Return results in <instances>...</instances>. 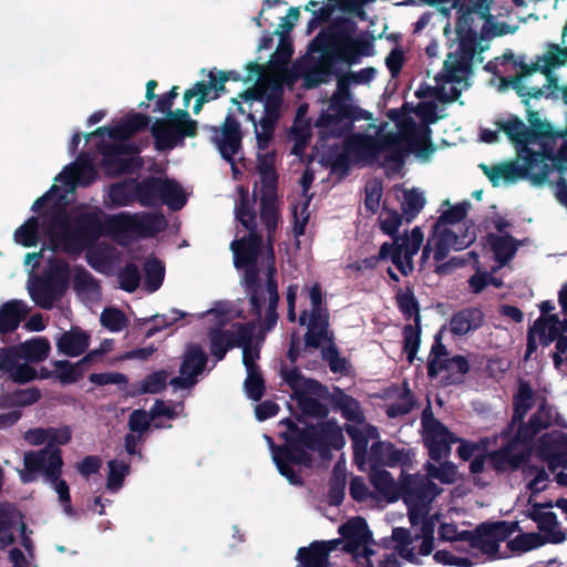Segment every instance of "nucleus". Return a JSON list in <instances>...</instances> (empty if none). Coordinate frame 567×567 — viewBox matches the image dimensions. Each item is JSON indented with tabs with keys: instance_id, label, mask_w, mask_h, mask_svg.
Listing matches in <instances>:
<instances>
[{
	"instance_id": "f257e3e1",
	"label": "nucleus",
	"mask_w": 567,
	"mask_h": 567,
	"mask_svg": "<svg viewBox=\"0 0 567 567\" xmlns=\"http://www.w3.org/2000/svg\"><path fill=\"white\" fill-rule=\"evenodd\" d=\"M354 20L339 18L322 28L310 41L307 54L292 65L295 79H302L303 87L316 89L334 76L337 90L316 122L323 136H340L344 127L354 123V105L350 86L354 83Z\"/></svg>"
},
{
	"instance_id": "f03ea898",
	"label": "nucleus",
	"mask_w": 567,
	"mask_h": 567,
	"mask_svg": "<svg viewBox=\"0 0 567 567\" xmlns=\"http://www.w3.org/2000/svg\"><path fill=\"white\" fill-rule=\"evenodd\" d=\"M286 431L280 433L284 444L277 445L271 436L265 435L269 444L272 460L280 475L297 486L303 485V480L292 465L306 468L313 466V457L310 453L318 452L321 458H331V450H340L344 445V437L337 422L328 420L318 425L299 426L290 417L280 421Z\"/></svg>"
},
{
	"instance_id": "7ed1b4c3",
	"label": "nucleus",
	"mask_w": 567,
	"mask_h": 567,
	"mask_svg": "<svg viewBox=\"0 0 567 567\" xmlns=\"http://www.w3.org/2000/svg\"><path fill=\"white\" fill-rule=\"evenodd\" d=\"M84 247L99 240L104 233L109 234H135L141 238H151L162 231L165 227L163 215L152 214L147 212L131 214L122 212L117 215L110 216L103 223L101 216L96 212L82 213L73 219Z\"/></svg>"
},
{
	"instance_id": "20e7f679",
	"label": "nucleus",
	"mask_w": 567,
	"mask_h": 567,
	"mask_svg": "<svg viewBox=\"0 0 567 567\" xmlns=\"http://www.w3.org/2000/svg\"><path fill=\"white\" fill-rule=\"evenodd\" d=\"M284 94L282 83L277 79H269L243 91L238 97L230 100L240 114H245V109L239 99L247 103L259 102L262 104L264 114L260 120H257L251 112L247 114V120L254 125L257 147L260 151L268 150L274 140L275 131L282 115Z\"/></svg>"
},
{
	"instance_id": "39448f33",
	"label": "nucleus",
	"mask_w": 567,
	"mask_h": 567,
	"mask_svg": "<svg viewBox=\"0 0 567 567\" xmlns=\"http://www.w3.org/2000/svg\"><path fill=\"white\" fill-rule=\"evenodd\" d=\"M248 235L233 240L230 249L234 254V265L237 269H244L243 286L249 303V311L261 319L265 306V289L260 281V268L258 258L264 246V238L258 229H247Z\"/></svg>"
},
{
	"instance_id": "423d86ee",
	"label": "nucleus",
	"mask_w": 567,
	"mask_h": 567,
	"mask_svg": "<svg viewBox=\"0 0 567 567\" xmlns=\"http://www.w3.org/2000/svg\"><path fill=\"white\" fill-rule=\"evenodd\" d=\"M71 269L66 260L51 257L41 275L33 276L28 282L32 301L40 308L51 310L70 287Z\"/></svg>"
},
{
	"instance_id": "0eeeda50",
	"label": "nucleus",
	"mask_w": 567,
	"mask_h": 567,
	"mask_svg": "<svg viewBox=\"0 0 567 567\" xmlns=\"http://www.w3.org/2000/svg\"><path fill=\"white\" fill-rule=\"evenodd\" d=\"M137 203L142 207H158L167 205L171 210L182 209L187 198L182 186L171 178H162L158 176H146L138 181L136 178Z\"/></svg>"
},
{
	"instance_id": "6e6552de",
	"label": "nucleus",
	"mask_w": 567,
	"mask_h": 567,
	"mask_svg": "<svg viewBox=\"0 0 567 567\" xmlns=\"http://www.w3.org/2000/svg\"><path fill=\"white\" fill-rule=\"evenodd\" d=\"M142 148L135 143L122 141L113 143L101 141L96 145L97 153L102 155L100 165L107 177H117L138 171L143 162L135 156L142 152Z\"/></svg>"
},
{
	"instance_id": "1a4fd4ad",
	"label": "nucleus",
	"mask_w": 567,
	"mask_h": 567,
	"mask_svg": "<svg viewBox=\"0 0 567 567\" xmlns=\"http://www.w3.org/2000/svg\"><path fill=\"white\" fill-rule=\"evenodd\" d=\"M561 136L560 133L551 128L548 136L535 141L534 144H539L540 146L538 151L533 150L529 145L527 146V152H524L520 161L522 166L526 167L527 179L533 184H544L553 172L551 164L556 154V142Z\"/></svg>"
},
{
	"instance_id": "9d476101",
	"label": "nucleus",
	"mask_w": 567,
	"mask_h": 567,
	"mask_svg": "<svg viewBox=\"0 0 567 567\" xmlns=\"http://www.w3.org/2000/svg\"><path fill=\"white\" fill-rule=\"evenodd\" d=\"M311 310H303L299 316V323L307 324L305 333V351L309 348L318 349L322 340H329V313L323 307L322 289L320 285H313L309 290Z\"/></svg>"
},
{
	"instance_id": "9b49d317",
	"label": "nucleus",
	"mask_w": 567,
	"mask_h": 567,
	"mask_svg": "<svg viewBox=\"0 0 567 567\" xmlns=\"http://www.w3.org/2000/svg\"><path fill=\"white\" fill-rule=\"evenodd\" d=\"M157 152H168L184 146L187 137H196L198 122H182L172 118H156L150 127Z\"/></svg>"
},
{
	"instance_id": "f8f14e48",
	"label": "nucleus",
	"mask_w": 567,
	"mask_h": 567,
	"mask_svg": "<svg viewBox=\"0 0 567 567\" xmlns=\"http://www.w3.org/2000/svg\"><path fill=\"white\" fill-rule=\"evenodd\" d=\"M23 464L24 471L20 475L23 483L33 482L39 472L43 473L47 481H56L62 474V453L59 447L45 446L24 453Z\"/></svg>"
},
{
	"instance_id": "ddd939ff",
	"label": "nucleus",
	"mask_w": 567,
	"mask_h": 567,
	"mask_svg": "<svg viewBox=\"0 0 567 567\" xmlns=\"http://www.w3.org/2000/svg\"><path fill=\"white\" fill-rule=\"evenodd\" d=\"M256 323L249 322H235L230 329L212 328L208 331L209 351L216 361L225 359L230 349L239 348L243 344L251 341L255 334Z\"/></svg>"
},
{
	"instance_id": "4468645a",
	"label": "nucleus",
	"mask_w": 567,
	"mask_h": 567,
	"mask_svg": "<svg viewBox=\"0 0 567 567\" xmlns=\"http://www.w3.org/2000/svg\"><path fill=\"white\" fill-rule=\"evenodd\" d=\"M423 237L422 229L415 226L410 235L406 234L392 243H383L381 245V257H390L396 269L403 276H409L414 269L413 257L420 250Z\"/></svg>"
},
{
	"instance_id": "2eb2a0df",
	"label": "nucleus",
	"mask_w": 567,
	"mask_h": 567,
	"mask_svg": "<svg viewBox=\"0 0 567 567\" xmlns=\"http://www.w3.org/2000/svg\"><path fill=\"white\" fill-rule=\"evenodd\" d=\"M423 430V443L427 449L429 456L434 462H441L451 452V444L455 442L453 434L436 417L431 406H426L421 416Z\"/></svg>"
},
{
	"instance_id": "dca6fc26",
	"label": "nucleus",
	"mask_w": 567,
	"mask_h": 567,
	"mask_svg": "<svg viewBox=\"0 0 567 567\" xmlns=\"http://www.w3.org/2000/svg\"><path fill=\"white\" fill-rule=\"evenodd\" d=\"M363 148L369 157L378 158L383 154L384 163H393L398 167L404 164V158L408 156L399 133H390L380 140L370 138L368 141L363 134L357 133V164L359 163V154Z\"/></svg>"
},
{
	"instance_id": "f3484780",
	"label": "nucleus",
	"mask_w": 567,
	"mask_h": 567,
	"mask_svg": "<svg viewBox=\"0 0 567 567\" xmlns=\"http://www.w3.org/2000/svg\"><path fill=\"white\" fill-rule=\"evenodd\" d=\"M45 231L53 251L66 254H80L85 247L81 241L74 225L69 224V217L64 210H55L51 214Z\"/></svg>"
},
{
	"instance_id": "a211bd4d",
	"label": "nucleus",
	"mask_w": 567,
	"mask_h": 567,
	"mask_svg": "<svg viewBox=\"0 0 567 567\" xmlns=\"http://www.w3.org/2000/svg\"><path fill=\"white\" fill-rule=\"evenodd\" d=\"M297 402L300 414L296 415V423L303 426L310 425L306 422V417L311 416L316 419H326L329 413L328 406L320 402V400H329L330 392L327 386L322 385L319 381H309L306 383V389L302 392L291 395Z\"/></svg>"
},
{
	"instance_id": "6ab92c4d",
	"label": "nucleus",
	"mask_w": 567,
	"mask_h": 567,
	"mask_svg": "<svg viewBox=\"0 0 567 567\" xmlns=\"http://www.w3.org/2000/svg\"><path fill=\"white\" fill-rule=\"evenodd\" d=\"M215 135L213 137L220 156L230 164L233 174H239L235 162V155L239 153L243 146V133L240 123L228 113L220 127L212 126Z\"/></svg>"
},
{
	"instance_id": "aec40b11",
	"label": "nucleus",
	"mask_w": 567,
	"mask_h": 567,
	"mask_svg": "<svg viewBox=\"0 0 567 567\" xmlns=\"http://www.w3.org/2000/svg\"><path fill=\"white\" fill-rule=\"evenodd\" d=\"M208 355L198 343L187 346L179 367V377H174L169 384L176 389H189L197 383V377L206 369Z\"/></svg>"
},
{
	"instance_id": "412c9836",
	"label": "nucleus",
	"mask_w": 567,
	"mask_h": 567,
	"mask_svg": "<svg viewBox=\"0 0 567 567\" xmlns=\"http://www.w3.org/2000/svg\"><path fill=\"white\" fill-rule=\"evenodd\" d=\"M398 133L408 155L414 153L417 158L427 161L436 150L432 142V128L430 126H417L414 118L402 122L401 131Z\"/></svg>"
},
{
	"instance_id": "4be33fe9",
	"label": "nucleus",
	"mask_w": 567,
	"mask_h": 567,
	"mask_svg": "<svg viewBox=\"0 0 567 567\" xmlns=\"http://www.w3.org/2000/svg\"><path fill=\"white\" fill-rule=\"evenodd\" d=\"M440 488L425 476L404 475L400 481V498L405 505H425L439 494Z\"/></svg>"
},
{
	"instance_id": "5701e85b",
	"label": "nucleus",
	"mask_w": 567,
	"mask_h": 567,
	"mask_svg": "<svg viewBox=\"0 0 567 567\" xmlns=\"http://www.w3.org/2000/svg\"><path fill=\"white\" fill-rule=\"evenodd\" d=\"M537 454L553 472L559 467L567 468V433L554 431L544 434L539 440Z\"/></svg>"
},
{
	"instance_id": "b1692460",
	"label": "nucleus",
	"mask_w": 567,
	"mask_h": 567,
	"mask_svg": "<svg viewBox=\"0 0 567 567\" xmlns=\"http://www.w3.org/2000/svg\"><path fill=\"white\" fill-rule=\"evenodd\" d=\"M152 118L147 114L132 112L123 117L116 125L107 127H97L93 133L86 134L85 137L89 140L94 135H104L114 141L130 142L128 140L136 133L146 130Z\"/></svg>"
},
{
	"instance_id": "393cba45",
	"label": "nucleus",
	"mask_w": 567,
	"mask_h": 567,
	"mask_svg": "<svg viewBox=\"0 0 567 567\" xmlns=\"http://www.w3.org/2000/svg\"><path fill=\"white\" fill-rule=\"evenodd\" d=\"M367 457L369 466L375 468L395 467L410 462L409 453L404 449L395 447L389 441L373 442Z\"/></svg>"
},
{
	"instance_id": "a878e982",
	"label": "nucleus",
	"mask_w": 567,
	"mask_h": 567,
	"mask_svg": "<svg viewBox=\"0 0 567 567\" xmlns=\"http://www.w3.org/2000/svg\"><path fill=\"white\" fill-rule=\"evenodd\" d=\"M516 445L507 441L499 449L487 454L491 467L497 473L516 472L530 460L528 450L514 453Z\"/></svg>"
},
{
	"instance_id": "bb28decb",
	"label": "nucleus",
	"mask_w": 567,
	"mask_h": 567,
	"mask_svg": "<svg viewBox=\"0 0 567 567\" xmlns=\"http://www.w3.org/2000/svg\"><path fill=\"white\" fill-rule=\"evenodd\" d=\"M18 530H27L21 512L11 503H0V551L14 544Z\"/></svg>"
},
{
	"instance_id": "cd10ccee",
	"label": "nucleus",
	"mask_w": 567,
	"mask_h": 567,
	"mask_svg": "<svg viewBox=\"0 0 567 567\" xmlns=\"http://www.w3.org/2000/svg\"><path fill=\"white\" fill-rule=\"evenodd\" d=\"M495 126L515 146L518 159L527 152V146L535 143L532 131H528L527 125L517 115L511 114L506 120L496 121Z\"/></svg>"
},
{
	"instance_id": "c85d7f7f",
	"label": "nucleus",
	"mask_w": 567,
	"mask_h": 567,
	"mask_svg": "<svg viewBox=\"0 0 567 567\" xmlns=\"http://www.w3.org/2000/svg\"><path fill=\"white\" fill-rule=\"evenodd\" d=\"M385 399H394L393 402L385 405V414L390 419L404 416L412 412L416 405V398L411 391L409 382L404 381L402 385L392 384L384 391Z\"/></svg>"
},
{
	"instance_id": "c756f323",
	"label": "nucleus",
	"mask_w": 567,
	"mask_h": 567,
	"mask_svg": "<svg viewBox=\"0 0 567 567\" xmlns=\"http://www.w3.org/2000/svg\"><path fill=\"white\" fill-rule=\"evenodd\" d=\"M341 137V135L339 136ZM343 143L340 152L332 153L329 156L331 175L338 181L349 175L351 166L354 164V130L353 125L344 127L342 133Z\"/></svg>"
},
{
	"instance_id": "7c9ffc66",
	"label": "nucleus",
	"mask_w": 567,
	"mask_h": 567,
	"mask_svg": "<svg viewBox=\"0 0 567 567\" xmlns=\"http://www.w3.org/2000/svg\"><path fill=\"white\" fill-rule=\"evenodd\" d=\"M97 178V172L89 157L80 155L74 166L64 168L55 181L62 182L66 187L73 189L75 186L87 187Z\"/></svg>"
},
{
	"instance_id": "2f4dec72",
	"label": "nucleus",
	"mask_w": 567,
	"mask_h": 567,
	"mask_svg": "<svg viewBox=\"0 0 567 567\" xmlns=\"http://www.w3.org/2000/svg\"><path fill=\"white\" fill-rule=\"evenodd\" d=\"M265 298H268V306L266 316L260 324L259 334L272 330L278 320L277 307L279 302L278 281H277V269L275 265H268L266 274V284L264 286Z\"/></svg>"
},
{
	"instance_id": "473e14b6",
	"label": "nucleus",
	"mask_w": 567,
	"mask_h": 567,
	"mask_svg": "<svg viewBox=\"0 0 567 567\" xmlns=\"http://www.w3.org/2000/svg\"><path fill=\"white\" fill-rule=\"evenodd\" d=\"M91 334L78 326L64 331L56 340L58 351L66 357L75 358L86 352Z\"/></svg>"
},
{
	"instance_id": "72a5a7b5",
	"label": "nucleus",
	"mask_w": 567,
	"mask_h": 567,
	"mask_svg": "<svg viewBox=\"0 0 567 567\" xmlns=\"http://www.w3.org/2000/svg\"><path fill=\"white\" fill-rule=\"evenodd\" d=\"M364 413L357 402V467L364 470L369 442L380 441L379 429L375 425L364 422Z\"/></svg>"
},
{
	"instance_id": "f704fd0d",
	"label": "nucleus",
	"mask_w": 567,
	"mask_h": 567,
	"mask_svg": "<svg viewBox=\"0 0 567 567\" xmlns=\"http://www.w3.org/2000/svg\"><path fill=\"white\" fill-rule=\"evenodd\" d=\"M260 220L267 231V259L270 260V265H275L274 243L279 221V210L276 204V198H271V196L268 195L260 197Z\"/></svg>"
},
{
	"instance_id": "c9c22d12",
	"label": "nucleus",
	"mask_w": 567,
	"mask_h": 567,
	"mask_svg": "<svg viewBox=\"0 0 567 567\" xmlns=\"http://www.w3.org/2000/svg\"><path fill=\"white\" fill-rule=\"evenodd\" d=\"M369 481L378 498L380 497L386 503H394L400 499V483L394 481L389 471L370 467Z\"/></svg>"
},
{
	"instance_id": "e433bc0d",
	"label": "nucleus",
	"mask_w": 567,
	"mask_h": 567,
	"mask_svg": "<svg viewBox=\"0 0 567 567\" xmlns=\"http://www.w3.org/2000/svg\"><path fill=\"white\" fill-rule=\"evenodd\" d=\"M340 538L330 540H316L326 556L329 558L334 550H342L354 558V517H349L346 523L339 526Z\"/></svg>"
},
{
	"instance_id": "4c0bfd02",
	"label": "nucleus",
	"mask_w": 567,
	"mask_h": 567,
	"mask_svg": "<svg viewBox=\"0 0 567 567\" xmlns=\"http://www.w3.org/2000/svg\"><path fill=\"white\" fill-rule=\"evenodd\" d=\"M485 316L480 308L468 307L455 312L450 320V330L455 336H464L480 329Z\"/></svg>"
},
{
	"instance_id": "58836bf2",
	"label": "nucleus",
	"mask_w": 567,
	"mask_h": 567,
	"mask_svg": "<svg viewBox=\"0 0 567 567\" xmlns=\"http://www.w3.org/2000/svg\"><path fill=\"white\" fill-rule=\"evenodd\" d=\"M28 309L22 300H9L0 307V333L14 331L25 318Z\"/></svg>"
},
{
	"instance_id": "ea45409f",
	"label": "nucleus",
	"mask_w": 567,
	"mask_h": 567,
	"mask_svg": "<svg viewBox=\"0 0 567 567\" xmlns=\"http://www.w3.org/2000/svg\"><path fill=\"white\" fill-rule=\"evenodd\" d=\"M136 178L126 177L109 186L107 197L113 207H127L137 203Z\"/></svg>"
},
{
	"instance_id": "a19ab883",
	"label": "nucleus",
	"mask_w": 567,
	"mask_h": 567,
	"mask_svg": "<svg viewBox=\"0 0 567 567\" xmlns=\"http://www.w3.org/2000/svg\"><path fill=\"white\" fill-rule=\"evenodd\" d=\"M487 241L495 260L502 266L508 264L514 258L519 246V241L509 234H488Z\"/></svg>"
},
{
	"instance_id": "79ce46f5",
	"label": "nucleus",
	"mask_w": 567,
	"mask_h": 567,
	"mask_svg": "<svg viewBox=\"0 0 567 567\" xmlns=\"http://www.w3.org/2000/svg\"><path fill=\"white\" fill-rule=\"evenodd\" d=\"M439 369L449 372V374L443 378L445 385H460L464 383L465 375L470 372L471 365L464 355L455 354L444 359L440 363Z\"/></svg>"
},
{
	"instance_id": "37998d69",
	"label": "nucleus",
	"mask_w": 567,
	"mask_h": 567,
	"mask_svg": "<svg viewBox=\"0 0 567 567\" xmlns=\"http://www.w3.org/2000/svg\"><path fill=\"white\" fill-rule=\"evenodd\" d=\"M486 177L489 179L493 186H497L501 178L506 182L527 179L526 167H523L518 161L505 162L491 166L488 172H486Z\"/></svg>"
},
{
	"instance_id": "c03bdc74",
	"label": "nucleus",
	"mask_w": 567,
	"mask_h": 567,
	"mask_svg": "<svg viewBox=\"0 0 567 567\" xmlns=\"http://www.w3.org/2000/svg\"><path fill=\"white\" fill-rule=\"evenodd\" d=\"M296 567H331V564L317 542H311L308 546L298 548L296 555Z\"/></svg>"
},
{
	"instance_id": "a18cd8bd",
	"label": "nucleus",
	"mask_w": 567,
	"mask_h": 567,
	"mask_svg": "<svg viewBox=\"0 0 567 567\" xmlns=\"http://www.w3.org/2000/svg\"><path fill=\"white\" fill-rule=\"evenodd\" d=\"M534 391L527 381H520L517 392L513 396L514 421H523L534 406Z\"/></svg>"
},
{
	"instance_id": "49530a36",
	"label": "nucleus",
	"mask_w": 567,
	"mask_h": 567,
	"mask_svg": "<svg viewBox=\"0 0 567 567\" xmlns=\"http://www.w3.org/2000/svg\"><path fill=\"white\" fill-rule=\"evenodd\" d=\"M396 306L405 320L421 322L420 305L411 287L405 290L399 288L395 293Z\"/></svg>"
},
{
	"instance_id": "de8ad7c7",
	"label": "nucleus",
	"mask_w": 567,
	"mask_h": 567,
	"mask_svg": "<svg viewBox=\"0 0 567 567\" xmlns=\"http://www.w3.org/2000/svg\"><path fill=\"white\" fill-rule=\"evenodd\" d=\"M426 204L424 194L417 188L405 189L401 202V210L408 224H411Z\"/></svg>"
},
{
	"instance_id": "09e8293b",
	"label": "nucleus",
	"mask_w": 567,
	"mask_h": 567,
	"mask_svg": "<svg viewBox=\"0 0 567 567\" xmlns=\"http://www.w3.org/2000/svg\"><path fill=\"white\" fill-rule=\"evenodd\" d=\"M21 358L32 362L39 363L44 361L50 353V342L45 338H34L18 346Z\"/></svg>"
},
{
	"instance_id": "8fccbe9b",
	"label": "nucleus",
	"mask_w": 567,
	"mask_h": 567,
	"mask_svg": "<svg viewBox=\"0 0 567 567\" xmlns=\"http://www.w3.org/2000/svg\"><path fill=\"white\" fill-rule=\"evenodd\" d=\"M207 82L210 84V87L213 89V99H218L223 94L227 93L226 82H244L245 79V76H241V74L238 71H223L216 69L210 70L207 73Z\"/></svg>"
},
{
	"instance_id": "3c124183",
	"label": "nucleus",
	"mask_w": 567,
	"mask_h": 567,
	"mask_svg": "<svg viewBox=\"0 0 567 567\" xmlns=\"http://www.w3.org/2000/svg\"><path fill=\"white\" fill-rule=\"evenodd\" d=\"M519 528L517 522L499 520L495 523H483L476 532L480 536L495 538L497 542L506 540L514 532Z\"/></svg>"
},
{
	"instance_id": "603ef678",
	"label": "nucleus",
	"mask_w": 567,
	"mask_h": 567,
	"mask_svg": "<svg viewBox=\"0 0 567 567\" xmlns=\"http://www.w3.org/2000/svg\"><path fill=\"white\" fill-rule=\"evenodd\" d=\"M347 485V476L344 468L341 467L338 462L332 471V475L329 481L328 491V503L332 506H339L344 498V489Z\"/></svg>"
},
{
	"instance_id": "864d4df0",
	"label": "nucleus",
	"mask_w": 567,
	"mask_h": 567,
	"mask_svg": "<svg viewBox=\"0 0 567 567\" xmlns=\"http://www.w3.org/2000/svg\"><path fill=\"white\" fill-rule=\"evenodd\" d=\"M433 236L439 241L446 244L455 250L464 249L475 240V233H470L468 228H466L465 233L461 237L446 227H439L437 231L433 228Z\"/></svg>"
},
{
	"instance_id": "5fc2aeb1",
	"label": "nucleus",
	"mask_w": 567,
	"mask_h": 567,
	"mask_svg": "<svg viewBox=\"0 0 567 567\" xmlns=\"http://www.w3.org/2000/svg\"><path fill=\"white\" fill-rule=\"evenodd\" d=\"M236 219L246 229H257L256 212L248 193L240 188V197L235 207Z\"/></svg>"
},
{
	"instance_id": "6e6d98bb",
	"label": "nucleus",
	"mask_w": 567,
	"mask_h": 567,
	"mask_svg": "<svg viewBox=\"0 0 567 567\" xmlns=\"http://www.w3.org/2000/svg\"><path fill=\"white\" fill-rule=\"evenodd\" d=\"M514 65L520 69L519 73L513 76L502 78L499 90L511 86L516 93H519V91H523V80L535 72H540V64L538 61L530 64H527L524 61H515Z\"/></svg>"
},
{
	"instance_id": "4d7b16f0",
	"label": "nucleus",
	"mask_w": 567,
	"mask_h": 567,
	"mask_svg": "<svg viewBox=\"0 0 567 567\" xmlns=\"http://www.w3.org/2000/svg\"><path fill=\"white\" fill-rule=\"evenodd\" d=\"M145 288L150 292H155L163 284L165 267L163 262L155 258H147L144 262Z\"/></svg>"
},
{
	"instance_id": "13d9d810",
	"label": "nucleus",
	"mask_w": 567,
	"mask_h": 567,
	"mask_svg": "<svg viewBox=\"0 0 567 567\" xmlns=\"http://www.w3.org/2000/svg\"><path fill=\"white\" fill-rule=\"evenodd\" d=\"M421 322L408 323L403 327V351L409 363H413L421 344Z\"/></svg>"
},
{
	"instance_id": "bf43d9fd",
	"label": "nucleus",
	"mask_w": 567,
	"mask_h": 567,
	"mask_svg": "<svg viewBox=\"0 0 567 567\" xmlns=\"http://www.w3.org/2000/svg\"><path fill=\"white\" fill-rule=\"evenodd\" d=\"M471 66V63L458 55L457 52H450L444 61V79L449 83H460L462 74Z\"/></svg>"
},
{
	"instance_id": "052dcab7",
	"label": "nucleus",
	"mask_w": 567,
	"mask_h": 567,
	"mask_svg": "<svg viewBox=\"0 0 567 567\" xmlns=\"http://www.w3.org/2000/svg\"><path fill=\"white\" fill-rule=\"evenodd\" d=\"M39 227L40 223L38 217H29L20 227L14 231L16 243L23 247L37 246L39 241Z\"/></svg>"
},
{
	"instance_id": "680f3d73",
	"label": "nucleus",
	"mask_w": 567,
	"mask_h": 567,
	"mask_svg": "<svg viewBox=\"0 0 567 567\" xmlns=\"http://www.w3.org/2000/svg\"><path fill=\"white\" fill-rule=\"evenodd\" d=\"M72 285L73 289L78 293H99L101 290L99 280L94 278L93 275L81 265H76L74 267Z\"/></svg>"
},
{
	"instance_id": "e2e57ef3",
	"label": "nucleus",
	"mask_w": 567,
	"mask_h": 567,
	"mask_svg": "<svg viewBox=\"0 0 567 567\" xmlns=\"http://www.w3.org/2000/svg\"><path fill=\"white\" fill-rule=\"evenodd\" d=\"M109 475L106 487L111 492H117L124 484L125 476L130 474V463L124 460H111L107 462Z\"/></svg>"
},
{
	"instance_id": "0e129e2a",
	"label": "nucleus",
	"mask_w": 567,
	"mask_h": 567,
	"mask_svg": "<svg viewBox=\"0 0 567 567\" xmlns=\"http://www.w3.org/2000/svg\"><path fill=\"white\" fill-rule=\"evenodd\" d=\"M54 367L58 369V378L62 384L78 382L86 371L80 360L75 363L68 360H59L54 362Z\"/></svg>"
},
{
	"instance_id": "69168bd1",
	"label": "nucleus",
	"mask_w": 567,
	"mask_h": 567,
	"mask_svg": "<svg viewBox=\"0 0 567 567\" xmlns=\"http://www.w3.org/2000/svg\"><path fill=\"white\" fill-rule=\"evenodd\" d=\"M171 317L167 315H153L148 318H145L143 322L153 321L154 324L148 328V330L145 333V338H152L159 331H162L165 328H168L173 326L175 322L179 321L181 319L185 318L187 316L186 312L178 310V309H172L171 310Z\"/></svg>"
},
{
	"instance_id": "338daca9",
	"label": "nucleus",
	"mask_w": 567,
	"mask_h": 567,
	"mask_svg": "<svg viewBox=\"0 0 567 567\" xmlns=\"http://www.w3.org/2000/svg\"><path fill=\"white\" fill-rule=\"evenodd\" d=\"M245 391L252 401H260L265 394L266 385L260 370H254L248 365L247 378L244 382Z\"/></svg>"
},
{
	"instance_id": "774afa93",
	"label": "nucleus",
	"mask_w": 567,
	"mask_h": 567,
	"mask_svg": "<svg viewBox=\"0 0 567 567\" xmlns=\"http://www.w3.org/2000/svg\"><path fill=\"white\" fill-rule=\"evenodd\" d=\"M101 324L111 332L122 331L128 323L125 313L113 307L105 308L100 317Z\"/></svg>"
}]
</instances>
